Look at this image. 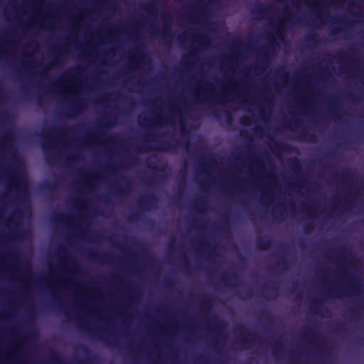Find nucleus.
I'll return each mask as SVG.
<instances>
[{
	"label": "nucleus",
	"instance_id": "nucleus-1",
	"mask_svg": "<svg viewBox=\"0 0 364 364\" xmlns=\"http://www.w3.org/2000/svg\"><path fill=\"white\" fill-rule=\"evenodd\" d=\"M116 122L117 119L115 117L112 115L105 116L103 118V122L99 123L96 132L89 135V140L91 141H94L98 138V136H105L107 127L113 126L116 123Z\"/></svg>",
	"mask_w": 364,
	"mask_h": 364
},
{
	"label": "nucleus",
	"instance_id": "nucleus-2",
	"mask_svg": "<svg viewBox=\"0 0 364 364\" xmlns=\"http://www.w3.org/2000/svg\"><path fill=\"white\" fill-rule=\"evenodd\" d=\"M237 329L240 334L237 341L242 344V347L253 346L255 334L248 332L246 327L243 325L238 326Z\"/></svg>",
	"mask_w": 364,
	"mask_h": 364
},
{
	"label": "nucleus",
	"instance_id": "nucleus-3",
	"mask_svg": "<svg viewBox=\"0 0 364 364\" xmlns=\"http://www.w3.org/2000/svg\"><path fill=\"white\" fill-rule=\"evenodd\" d=\"M178 145L179 143L178 140H174L171 142L162 141L159 144L156 149L162 151L174 152Z\"/></svg>",
	"mask_w": 364,
	"mask_h": 364
},
{
	"label": "nucleus",
	"instance_id": "nucleus-4",
	"mask_svg": "<svg viewBox=\"0 0 364 364\" xmlns=\"http://www.w3.org/2000/svg\"><path fill=\"white\" fill-rule=\"evenodd\" d=\"M156 201V197L153 193L141 197L139 200V205L144 209H147L152 206Z\"/></svg>",
	"mask_w": 364,
	"mask_h": 364
},
{
	"label": "nucleus",
	"instance_id": "nucleus-5",
	"mask_svg": "<svg viewBox=\"0 0 364 364\" xmlns=\"http://www.w3.org/2000/svg\"><path fill=\"white\" fill-rule=\"evenodd\" d=\"M296 132L297 133V140L299 141L313 142L316 140L315 135L306 130L296 131Z\"/></svg>",
	"mask_w": 364,
	"mask_h": 364
},
{
	"label": "nucleus",
	"instance_id": "nucleus-6",
	"mask_svg": "<svg viewBox=\"0 0 364 364\" xmlns=\"http://www.w3.org/2000/svg\"><path fill=\"white\" fill-rule=\"evenodd\" d=\"M291 20H292L291 17L286 16L285 18L282 20V22L277 24L276 36L280 41L284 39L285 35V29L282 23L288 22Z\"/></svg>",
	"mask_w": 364,
	"mask_h": 364
},
{
	"label": "nucleus",
	"instance_id": "nucleus-7",
	"mask_svg": "<svg viewBox=\"0 0 364 364\" xmlns=\"http://www.w3.org/2000/svg\"><path fill=\"white\" fill-rule=\"evenodd\" d=\"M122 178L124 181V185L123 186L117 188L116 193L118 195L124 196L129 192L132 183L127 177L123 176Z\"/></svg>",
	"mask_w": 364,
	"mask_h": 364
},
{
	"label": "nucleus",
	"instance_id": "nucleus-8",
	"mask_svg": "<svg viewBox=\"0 0 364 364\" xmlns=\"http://www.w3.org/2000/svg\"><path fill=\"white\" fill-rule=\"evenodd\" d=\"M272 240L267 237H259L257 240V247L262 250H267L270 248Z\"/></svg>",
	"mask_w": 364,
	"mask_h": 364
},
{
	"label": "nucleus",
	"instance_id": "nucleus-9",
	"mask_svg": "<svg viewBox=\"0 0 364 364\" xmlns=\"http://www.w3.org/2000/svg\"><path fill=\"white\" fill-rule=\"evenodd\" d=\"M311 304L314 311L321 313L322 314L328 313V310L327 309L323 308V303L319 299L314 300L311 302Z\"/></svg>",
	"mask_w": 364,
	"mask_h": 364
},
{
	"label": "nucleus",
	"instance_id": "nucleus-10",
	"mask_svg": "<svg viewBox=\"0 0 364 364\" xmlns=\"http://www.w3.org/2000/svg\"><path fill=\"white\" fill-rule=\"evenodd\" d=\"M154 34L157 36H161L164 38L166 43L169 42L171 39V38L170 36L169 28H168L166 26L163 28L160 31L159 30L154 31Z\"/></svg>",
	"mask_w": 364,
	"mask_h": 364
},
{
	"label": "nucleus",
	"instance_id": "nucleus-11",
	"mask_svg": "<svg viewBox=\"0 0 364 364\" xmlns=\"http://www.w3.org/2000/svg\"><path fill=\"white\" fill-rule=\"evenodd\" d=\"M82 107L81 103H74L71 105L70 108L66 113V115L68 116H72L73 114H75L78 113L81 109Z\"/></svg>",
	"mask_w": 364,
	"mask_h": 364
},
{
	"label": "nucleus",
	"instance_id": "nucleus-12",
	"mask_svg": "<svg viewBox=\"0 0 364 364\" xmlns=\"http://www.w3.org/2000/svg\"><path fill=\"white\" fill-rule=\"evenodd\" d=\"M202 306L205 312L210 310L213 306V300L208 297H204L201 299Z\"/></svg>",
	"mask_w": 364,
	"mask_h": 364
},
{
	"label": "nucleus",
	"instance_id": "nucleus-13",
	"mask_svg": "<svg viewBox=\"0 0 364 364\" xmlns=\"http://www.w3.org/2000/svg\"><path fill=\"white\" fill-rule=\"evenodd\" d=\"M145 60V55L142 51L137 49L133 55L132 63L137 61L139 63H143ZM134 65V63H132Z\"/></svg>",
	"mask_w": 364,
	"mask_h": 364
},
{
	"label": "nucleus",
	"instance_id": "nucleus-14",
	"mask_svg": "<svg viewBox=\"0 0 364 364\" xmlns=\"http://www.w3.org/2000/svg\"><path fill=\"white\" fill-rule=\"evenodd\" d=\"M339 178L342 181H345L346 179L353 181L354 179V175L350 171L345 170L340 173Z\"/></svg>",
	"mask_w": 364,
	"mask_h": 364
},
{
	"label": "nucleus",
	"instance_id": "nucleus-15",
	"mask_svg": "<svg viewBox=\"0 0 364 364\" xmlns=\"http://www.w3.org/2000/svg\"><path fill=\"white\" fill-rule=\"evenodd\" d=\"M144 9L150 14H155L158 11V4L156 2H153L144 6Z\"/></svg>",
	"mask_w": 364,
	"mask_h": 364
},
{
	"label": "nucleus",
	"instance_id": "nucleus-16",
	"mask_svg": "<svg viewBox=\"0 0 364 364\" xmlns=\"http://www.w3.org/2000/svg\"><path fill=\"white\" fill-rule=\"evenodd\" d=\"M90 257L100 261H109L111 259V256L107 254H104L102 255H98L97 253L90 254Z\"/></svg>",
	"mask_w": 364,
	"mask_h": 364
},
{
	"label": "nucleus",
	"instance_id": "nucleus-17",
	"mask_svg": "<svg viewBox=\"0 0 364 364\" xmlns=\"http://www.w3.org/2000/svg\"><path fill=\"white\" fill-rule=\"evenodd\" d=\"M328 109L330 113H331L335 117L338 118V119L341 118V117L338 114V113L335 112L337 109V105L335 103H333V102H331L328 106Z\"/></svg>",
	"mask_w": 364,
	"mask_h": 364
},
{
	"label": "nucleus",
	"instance_id": "nucleus-18",
	"mask_svg": "<svg viewBox=\"0 0 364 364\" xmlns=\"http://www.w3.org/2000/svg\"><path fill=\"white\" fill-rule=\"evenodd\" d=\"M252 13L254 15H257L259 16H262L264 14V10L263 6L260 4H257L255 8L252 10Z\"/></svg>",
	"mask_w": 364,
	"mask_h": 364
},
{
	"label": "nucleus",
	"instance_id": "nucleus-19",
	"mask_svg": "<svg viewBox=\"0 0 364 364\" xmlns=\"http://www.w3.org/2000/svg\"><path fill=\"white\" fill-rule=\"evenodd\" d=\"M314 229V224L312 221L308 220L304 225V230L305 233H310Z\"/></svg>",
	"mask_w": 364,
	"mask_h": 364
},
{
	"label": "nucleus",
	"instance_id": "nucleus-20",
	"mask_svg": "<svg viewBox=\"0 0 364 364\" xmlns=\"http://www.w3.org/2000/svg\"><path fill=\"white\" fill-rule=\"evenodd\" d=\"M220 230L221 232L228 234L229 233V223L226 218H223L221 226L220 228Z\"/></svg>",
	"mask_w": 364,
	"mask_h": 364
},
{
	"label": "nucleus",
	"instance_id": "nucleus-21",
	"mask_svg": "<svg viewBox=\"0 0 364 364\" xmlns=\"http://www.w3.org/2000/svg\"><path fill=\"white\" fill-rule=\"evenodd\" d=\"M180 130H181V134L182 135L183 137H188L189 136V132H187L186 130V124L184 122V121L183 120V119H180Z\"/></svg>",
	"mask_w": 364,
	"mask_h": 364
},
{
	"label": "nucleus",
	"instance_id": "nucleus-22",
	"mask_svg": "<svg viewBox=\"0 0 364 364\" xmlns=\"http://www.w3.org/2000/svg\"><path fill=\"white\" fill-rule=\"evenodd\" d=\"M274 149H275V151H289L290 146H289V145L284 144V143H282V144L277 143V144H275Z\"/></svg>",
	"mask_w": 364,
	"mask_h": 364
},
{
	"label": "nucleus",
	"instance_id": "nucleus-23",
	"mask_svg": "<svg viewBox=\"0 0 364 364\" xmlns=\"http://www.w3.org/2000/svg\"><path fill=\"white\" fill-rule=\"evenodd\" d=\"M10 142L11 138L9 136H5L2 137V139H1V149L4 150L5 148L8 147L10 145Z\"/></svg>",
	"mask_w": 364,
	"mask_h": 364
},
{
	"label": "nucleus",
	"instance_id": "nucleus-24",
	"mask_svg": "<svg viewBox=\"0 0 364 364\" xmlns=\"http://www.w3.org/2000/svg\"><path fill=\"white\" fill-rule=\"evenodd\" d=\"M204 202L202 199H196L193 202V206L198 209L199 211H202L203 210Z\"/></svg>",
	"mask_w": 364,
	"mask_h": 364
},
{
	"label": "nucleus",
	"instance_id": "nucleus-25",
	"mask_svg": "<svg viewBox=\"0 0 364 364\" xmlns=\"http://www.w3.org/2000/svg\"><path fill=\"white\" fill-rule=\"evenodd\" d=\"M261 62L262 63V65H257V68H262L267 62H268V58H267V53L265 50H262V58H261Z\"/></svg>",
	"mask_w": 364,
	"mask_h": 364
},
{
	"label": "nucleus",
	"instance_id": "nucleus-26",
	"mask_svg": "<svg viewBox=\"0 0 364 364\" xmlns=\"http://www.w3.org/2000/svg\"><path fill=\"white\" fill-rule=\"evenodd\" d=\"M281 350H282V345L280 343H279L278 342L275 343L273 345V347H272L273 355L275 358H277V355L281 351Z\"/></svg>",
	"mask_w": 364,
	"mask_h": 364
},
{
	"label": "nucleus",
	"instance_id": "nucleus-27",
	"mask_svg": "<svg viewBox=\"0 0 364 364\" xmlns=\"http://www.w3.org/2000/svg\"><path fill=\"white\" fill-rule=\"evenodd\" d=\"M14 180L16 182L15 188L17 190H21L24 186V182L17 176H14Z\"/></svg>",
	"mask_w": 364,
	"mask_h": 364
},
{
	"label": "nucleus",
	"instance_id": "nucleus-28",
	"mask_svg": "<svg viewBox=\"0 0 364 364\" xmlns=\"http://www.w3.org/2000/svg\"><path fill=\"white\" fill-rule=\"evenodd\" d=\"M95 178V175L91 174V173H87V174H86V176H85V178L83 179V183L86 186H88L90 185L91 180H93Z\"/></svg>",
	"mask_w": 364,
	"mask_h": 364
},
{
	"label": "nucleus",
	"instance_id": "nucleus-29",
	"mask_svg": "<svg viewBox=\"0 0 364 364\" xmlns=\"http://www.w3.org/2000/svg\"><path fill=\"white\" fill-rule=\"evenodd\" d=\"M240 298H250L252 296V291L250 289H246L244 293L238 292L237 294Z\"/></svg>",
	"mask_w": 364,
	"mask_h": 364
},
{
	"label": "nucleus",
	"instance_id": "nucleus-30",
	"mask_svg": "<svg viewBox=\"0 0 364 364\" xmlns=\"http://www.w3.org/2000/svg\"><path fill=\"white\" fill-rule=\"evenodd\" d=\"M251 121L252 117L250 116H243L240 119V123L242 125H249Z\"/></svg>",
	"mask_w": 364,
	"mask_h": 364
},
{
	"label": "nucleus",
	"instance_id": "nucleus-31",
	"mask_svg": "<svg viewBox=\"0 0 364 364\" xmlns=\"http://www.w3.org/2000/svg\"><path fill=\"white\" fill-rule=\"evenodd\" d=\"M225 277H226L230 282L233 280H237L238 279V275L235 272H228L226 274H223Z\"/></svg>",
	"mask_w": 364,
	"mask_h": 364
},
{
	"label": "nucleus",
	"instance_id": "nucleus-32",
	"mask_svg": "<svg viewBox=\"0 0 364 364\" xmlns=\"http://www.w3.org/2000/svg\"><path fill=\"white\" fill-rule=\"evenodd\" d=\"M307 41L312 43H316V36L314 33H309V35L306 37Z\"/></svg>",
	"mask_w": 364,
	"mask_h": 364
},
{
	"label": "nucleus",
	"instance_id": "nucleus-33",
	"mask_svg": "<svg viewBox=\"0 0 364 364\" xmlns=\"http://www.w3.org/2000/svg\"><path fill=\"white\" fill-rule=\"evenodd\" d=\"M269 290L271 291V294H269L270 296L269 299L274 298L277 295L278 289L277 287L272 286L269 289Z\"/></svg>",
	"mask_w": 364,
	"mask_h": 364
},
{
	"label": "nucleus",
	"instance_id": "nucleus-34",
	"mask_svg": "<svg viewBox=\"0 0 364 364\" xmlns=\"http://www.w3.org/2000/svg\"><path fill=\"white\" fill-rule=\"evenodd\" d=\"M278 264L284 267H286L287 265V262L286 261V259L281 255H278Z\"/></svg>",
	"mask_w": 364,
	"mask_h": 364
},
{
	"label": "nucleus",
	"instance_id": "nucleus-35",
	"mask_svg": "<svg viewBox=\"0 0 364 364\" xmlns=\"http://www.w3.org/2000/svg\"><path fill=\"white\" fill-rule=\"evenodd\" d=\"M267 39L269 45H271V46L276 45V43H277L276 40H275L274 37L272 35L268 34L267 36Z\"/></svg>",
	"mask_w": 364,
	"mask_h": 364
},
{
	"label": "nucleus",
	"instance_id": "nucleus-36",
	"mask_svg": "<svg viewBox=\"0 0 364 364\" xmlns=\"http://www.w3.org/2000/svg\"><path fill=\"white\" fill-rule=\"evenodd\" d=\"M225 120H226V122L228 124H230L232 121V114L228 112V111H225Z\"/></svg>",
	"mask_w": 364,
	"mask_h": 364
},
{
	"label": "nucleus",
	"instance_id": "nucleus-37",
	"mask_svg": "<svg viewBox=\"0 0 364 364\" xmlns=\"http://www.w3.org/2000/svg\"><path fill=\"white\" fill-rule=\"evenodd\" d=\"M57 186V183H47V184H45L43 186V188L46 190V191H50L51 189L55 188Z\"/></svg>",
	"mask_w": 364,
	"mask_h": 364
},
{
	"label": "nucleus",
	"instance_id": "nucleus-38",
	"mask_svg": "<svg viewBox=\"0 0 364 364\" xmlns=\"http://www.w3.org/2000/svg\"><path fill=\"white\" fill-rule=\"evenodd\" d=\"M240 135L241 137L244 138V139H250V134L248 133L247 131L246 130H241L240 132Z\"/></svg>",
	"mask_w": 364,
	"mask_h": 364
},
{
	"label": "nucleus",
	"instance_id": "nucleus-39",
	"mask_svg": "<svg viewBox=\"0 0 364 364\" xmlns=\"http://www.w3.org/2000/svg\"><path fill=\"white\" fill-rule=\"evenodd\" d=\"M51 144H52V143H51V141H50L48 139L45 138V139H43V149H46V147H47L48 146L51 145Z\"/></svg>",
	"mask_w": 364,
	"mask_h": 364
},
{
	"label": "nucleus",
	"instance_id": "nucleus-40",
	"mask_svg": "<svg viewBox=\"0 0 364 364\" xmlns=\"http://www.w3.org/2000/svg\"><path fill=\"white\" fill-rule=\"evenodd\" d=\"M139 217H140V214L137 212H134V213H132L130 219L133 220H138L139 219Z\"/></svg>",
	"mask_w": 364,
	"mask_h": 364
},
{
	"label": "nucleus",
	"instance_id": "nucleus-41",
	"mask_svg": "<svg viewBox=\"0 0 364 364\" xmlns=\"http://www.w3.org/2000/svg\"><path fill=\"white\" fill-rule=\"evenodd\" d=\"M8 114L4 111L0 112V119L3 121H6L8 118Z\"/></svg>",
	"mask_w": 364,
	"mask_h": 364
},
{
	"label": "nucleus",
	"instance_id": "nucleus-42",
	"mask_svg": "<svg viewBox=\"0 0 364 364\" xmlns=\"http://www.w3.org/2000/svg\"><path fill=\"white\" fill-rule=\"evenodd\" d=\"M323 156L327 159H333L334 157V153L330 151L325 153Z\"/></svg>",
	"mask_w": 364,
	"mask_h": 364
},
{
	"label": "nucleus",
	"instance_id": "nucleus-43",
	"mask_svg": "<svg viewBox=\"0 0 364 364\" xmlns=\"http://www.w3.org/2000/svg\"><path fill=\"white\" fill-rule=\"evenodd\" d=\"M262 316L264 318H269V312L266 309L262 311Z\"/></svg>",
	"mask_w": 364,
	"mask_h": 364
},
{
	"label": "nucleus",
	"instance_id": "nucleus-44",
	"mask_svg": "<svg viewBox=\"0 0 364 364\" xmlns=\"http://www.w3.org/2000/svg\"><path fill=\"white\" fill-rule=\"evenodd\" d=\"M164 119L163 117L161 115H156L154 118V122L155 124H159Z\"/></svg>",
	"mask_w": 364,
	"mask_h": 364
},
{
	"label": "nucleus",
	"instance_id": "nucleus-45",
	"mask_svg": "<svg viewBox=\"0 0 364 364\" xmlns=\"http://www.w3.org/2000/svg\"><path fill=\"white\" fill-rule=\"evenodd\" d=\"M313 6V9L315 11H321V9H323V6L321 4H317V5H312Z\"/></svg>",
	"mask_w": 364,
	"mask_h": 364
},
{
	"label": "nucleus",
	"instance_id": "nucleus-46",
	"mask_svg": "<svg viewBox=\"0 0 364 364\" xmlns=\"http://www.w3.org/2000/svg\"><path fill=\"white\" fill-rule=\"evenodd\" d=\"M65 215H63V214H60L59 215H58L57 218H55V220L57 221V222H59V221H64L65 219Z\"/></svg>",
	"mask_w": 364,
	"mask_h": 364
},
{
	"label": "nucleus",
	"instance_id": "nucleus-47",
	"mask_svg": "<svg viewBox=\"0 0 364 364\" xmlns=\"http://www.w3.org/2000/svg\"><path fill=\"white\" fill-rule=\"evenodd\" d=\"M331 290L333 292H341L343 293V291L341 290V289L340 287H332L331 288Z\"/></svg>",
	"mask_w": 364,
	"mask_h": 364
},
{
	"label": "nucleus",
	"instance_id": "nucleus-48",
	"mask_svg": "<svg viewBox=\"0 0 364 364\" xmlns=\"http://www.w3.org/2000/svg\"><path fill=\"white\" fill-rule=\"evenodd\" d=\"M293 166L297 169H300L301 168V166L298 161L297 159H294V164H293Z\"/></svg>",
	"mask_w": 364,
	"mask_h": 364
},
{
	"label": "nucleus",
	"instance_id": "nucleus-49",
	"mask_svg": "<svg viewBox=\"0 0 364 364\" xmlns=\"http://www.w3.org/2000/svg\"><path fill=\"white\" fill-rule=\"evenodd\" d=\"M173 108L175 109L176 112H175V114L176 115H179L180 114V112H181V109L176 105H173Z\"/></svg>",
	"mask_w": 364,
	"mask_h": 364
},
{
	"label": "nucleus",
	"instance_id": "nucleus-50",
	"mask_svg": "<svg viewBox=\"0 0 364 364\" xmlns=\"http://www.w3.org/2000/svg\"><path fill=\"white\" fill-rule=\"evenodd\" d=\"M63 52H58V56L55 58V59L53 60L52 65H54V64H56L58 60H59V55L62 53Z\"/></svg>",
	"mask_w": 364,
	"mask_h": 364
},
{
	"label": "nucleus",
	"instance_id": "nucleus-51",
	"mask_svg": "<svg viewBox=\"0 0 364 364\" xmlns=\"http://www.w3.org/2000/svg\"><path fill=\"white\" fill-rule=\"evenodd\" d=\"M5 53H6V51H5L4 48L1 47L0 48V58H2Z\"/></svg>",
	"mask_w": 364,
	"mask_h": 364
},
{
	"label": "nucleus",
	"instance_id": "nucleus-52",
	"mask_svg": "<svg viewBox=\"0 0 364 364\" xmlns=\"http://www.w3.org/2000/svg\"><path fill=\"white\" fill-rule=\"evenodd\" d=\"M164 284H165V285H166V287H171V284H172V283L171 282V281H170V280H168V279H166V280L164 281Z\"/></svg>",
	"mask_w": 364,
	"mask_h": 364
},
{
	"label": "nucleus",
	"instance_id": "nucleus-53",
	"mask_svg": "<svg viewBox=\"0 0 364 364\" xmlns=\"http://www.w3.org/2000/svg\"><path fill=\"white\" fill-rule=\"evenodd\" d=\"M348 97L352 100V102H356V99L355 97H353V94L349 93L348 94Z\"/></svg>",
	"mask_w": 364,
	"mask_h": 364
},
{
	"label": "nucleus",
	"instance_id": "nucleus-54",
	"mask_svg": "<svg viewBox=\"0 0 364 364\" xmlns=\"http://www.w3.org/2000/svg\"><path fill=\"white\" fill-rule=\"evenodd\" d=\"M340 30L337 28H333L332 30H331V33L333 34V33H339Z\"/></svg>",
	"mask_w": 364,
	"mask_h": 364
},
{
	"label": "nucleus",
	"instance_id": "nucleus-55",
	"mask_svg": "<svg viewBox=\"0 0 364 364\" xmlns=\"http://www.w3.org/2000/svg\"><path fill=\"white\" fill-rule=\"evenodd\" d=\"M343 327H344V326H343V324L339 323V324H338V326H337V328H337V330H338V331H342V330L343 329Z\"/></svg>",
	"mask_w": 364,
	"mask_h": 364
},
{
	"label": "nucleus",
	"instance_id": "nucleus-56",
	"mask_svg": "<svg viewBox=\"0 0 364 364\" xmlns=\"http://www.w3.org/2000/svg\"><path fill=\"white\" fill-rule=\"evenodd\" d=\"M162 16L166 18H169L170 17V14L168 13V12H164L162 14Z\"/></svg>",
	"mask_w": 364,
	"mask_h": 364
},
{
	"label": "nucleus",
	"instance_id": "nucleus-57",
	"mask_svg": "<svg viewBox=\"0 0 364 364\" xmlns=\"http://www.w3.org/2000/svg\"><path fill=\"white\" fill-rule=\"evenodd\" d=\"M255 132L257 133H259V134H262V128H260V127H255Z\"/></svg>",
	"mask_w": 364,
	"mask_h": 364
},
{
	"label": "nucleus",
	"instance_id": "nucleus-58",
	"mask_svg": "<svg viewBox=\"0 0 364 364\" xmlns=\"http://www.w3.org/2000/svg\"><path fill=\"white\" fill-rule=\"evenodd\" d=\"M130 159L132 160L131 164H134L136 161L137 158L134 156H130Z\"/></svg>",
	"mask_w": 364,
	"mask_h": 364
},
{
	"label": "nucleus",
	"instance_id": "nucleus-59",
	"mask_svg": "<svg viewBox=\"0 0 364 364\" xmlns=\"http://www.w3.org/2000/svg\"><path fill=\"white\" fill-rule=\"evenodd\" d=\"M358 341H359V343L360 344H363L364 343V338H359Z\"/></svg>",
	"mask_w": 364,
	"mask_h": 364
},
{
	"label": "nucleus",
	"instance_id": "nucleus-60",
	"mask_svg": "<svg viewBox=\"0 0 364 364\" xmlns=\"http://www.w3.org/2000/svg\"><path fill=\"white\" fill-rule=\"evenodd\" d=\"M205 16H206V14H205V11H203V12H201V13H200V17H201V18H203V17H205Z\"/></svg>",
	"mask_w": 364,
	"mask_h": 364
},
{
	"label": "nucleus",
	"instance_id": "nucleus-61",
	"mask_svg": "<svg viewBox=\"0 0 364 364\" xmlns=\"http://www.w3.org/2000/svg\"><path fill=\"white\" fill-rule=\"evenodd\" d=\"M91 334H92V336H96L97 334H99V332H97V331H92V332H91Z\"/></svg>",
	"mask_w": 364,
	"mask_h": 364
},
{
	"label": "nucleus",
	"instance_id": "nucleus-62",
	"mask_svg": "<svg viewBox=\"0 0 364 364\" xmlns=\"http://www.w3.org/2000/svg\"><path fill=\"white\" fill-rule=\"evenodd\" d=\"M346 203L347 205H352L351 200H346Z\"/></svg>",
	"mask_w": 364,
	"mask_h": 364
},
{
	"label": "nucleus",
	"instance_id": "nucleus-63",
	"mask_svg": "<svg viewBox=\"0 0 364 364\" xmlns=\"http://www.w3.org/2000/svg\"><path fill=\"white\" fill-rule=\"evenodd\" d=\"M80 328L81 329H83V330L87 331V327H85V326H82V325H80Z\"/></svg>",
	"mask_w": 364,
	"mask_h": 364
},
{
	"label": "nucleus",
	"instance_id": "nucleus-64",
	"mask_svg": "<svg viewBox=\"0 0 364 364\" xmlns=\"http://www.w3.org/2000/svg\"><path fill=\"white\" fill-rule=\"evenodd\" d=\"M178 40L180 42H183V37H182V36H179V37L178 38Z\"/></svg>",
	"mask_w": 364,
	"mask_h": 364
}]
</instances>
